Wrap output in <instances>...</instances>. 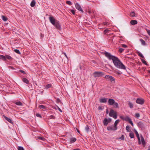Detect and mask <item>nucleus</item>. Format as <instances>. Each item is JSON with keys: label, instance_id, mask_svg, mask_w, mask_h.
<instances>
[{"label": "nucleus", "instance_id": "obj_59", "mask_svg": "<svg viewBox=\"0 0 150 150\" xmlns=\"http://www.w3.org/2000/svg\"><path fill=\"white\" fill-rule=\"evenodd\" d=\"M73 150H81V149L79 148H77V149H73Z\"/></svg>", "mask_w": 150, "mask_h": 150}, {"label": "nucleus", "instance_id": "obj_32", "mask_svg": "<svg viewBox=\"0 0 150 150\" xmlns=\"http://www.w3.org/2000/svg\"><path fill=\"white\" fill-rule=\"evenodd\" d=\"M128 104L129 107L131 108H133V104L129 102Z\"/></svg>", "mask_w": 150, "mask_h": 150}, {"label": "nucleus", "instance_id": "obj_19", "mask_svg": "<svg viewBox=\"0 0 150 150\" xmlns=\"http://www.w3.org/2000/svg\"><path fill=\"white\" fill-rule=\"evenodd\" d=\"M130 23L132 25H136L137 23V21L135 20H132L130 21Z\"/></svg>", "mask_w": 150, "mask_h": 150}, {"label": "nucleus", "instance_id": "obj_28", "mask_svg": "<svg viewBox=\"0 0 150 150\" xmlns=\"http://www.w3.org/2000/svg\"><path fill=\"white\" fill-rule=\"evenodd\" d=\"M129 136L131 139L133 138L134 137V135L132 133H130L129 134Z\"/></svg>", "mask_w": 150, "mask_h": 150}, {"label": "nucleus", "instance_id": "obj_16", "mask_svg": "<svg viewBox=\"0 0 150 150\" xmlns=\"http://www.w3.org/2000/svg\"><path fill=\"white\" fill-rule=\"evenodd\" d=\"M3 117H4L5 119L8 121V122H10L11 124H13V122H12V120L10 118L6 117L5 115H3Z\"/></svg>", "mask_w": 150, "mask_h": 150}, {"label": "nucleus", "instance_id": "obj_35", "mask_svg": "<svg viewBox=\"0 0 150 150\" xmlns=\"http://www.w3.org/2000/svg\"><path fill=\"white\" fill-rule=\"evenodd\" d=\"M141 61L142 63L144 64L147 65V64L146 62L144 59H142Z\"/></svg>", "mask_w": 150, "mask_h": 150}, {"label": "nucleus", "instance_id": "obj_4", "mask_svg": "<svg viewBox=\"0 0 150 150\" xmlns=\"http://www.w3.org/2000/svg\"><path fill=\"white\" fill-rule=\"evenodd\" d=\"M104 75L103 72L99 71H96L93 73V76L95 78L101 77Z\"/></svg>", "mask_w": 150, "mask_h": 150}, {"label": "nucleus", "instance_id": "obj_24", "mask_svg": "<svg viewBox=\"0 0 150 150\" xmlns=\"http://www.w3.org/2000/svg\"><path fill=\"white\" fill-rule=\"evenodd\" d=\"M35 4V0H33L30 3V6L31 7L34 6Z\"/></svg>", "mask_w": 150, "mask_h": 150}, {"label": "nucleus", "instance_id": "obj_6", "mask_svg": "<svg viewBox=\"0 0 150 150\" xmlns=\"http://www.w3.org/2000/svg\"><path fill=\"white\" fill-rule=\"evenodd\" d=\"M111 121V119L109 118L107 119L106 118H105L103 121V122L104 125L107 126L108 124V123L110 122Z\"/></svg>", "mask_w": 150, "mask_h": 150}, {"label": "nucleus", "instance_id": "obj_58", "mask_svg": "<svg viewBox=\"0 0 150 150\" xmlns=\"http://www.w3.org/2000/svg\"><path fill=\"white\" fill-rule=\"evenodd\" d=\"M19 106H21L22 105V104L21 102L19 101Z\"/></svg>", "mask_w": 150, "mask_h": 150}, {"label": "nucleus", "instance_id": "obj_60", "mask_svg": "<svg viewBox=\"0 0 150 150\" xmlns=\"http://www.w3.org/2000/svg\"><path fill=\"white\" fill-rule=\"evenodd\" d=\"M76 130L77 131V132L79 133H80V131H79V130L77 128H76Z\"/></svg>", "mask_w": 150, "mask_h": 150}, {"label": "nucleus", "instance_id": "obj_21", "mask_svg": "<svg viewBox=\"0 0 150 150\" xmlns=\"http://www.w3.org/2000/svg\"><path fill=\"white\" fill-rule=\"evenodd\" d=\"M119 122H120V120H117L115 121L114 124V127H115L117 129V125L119 123Z\"/></svg>", "mask_w": 150, "mask_h": 150}, {"label": "nucleus", "instance_id": "obj_34", "mask_svg": "<svg viewBox=\"0 0 150 150\" xmlns=\"http://www.w3.org/2000/svg\"><path fill=\"white\" fill-rule=\"evenodd\" d=\"M124 49L122 48H119V52L120 53H122L124 50Z\"/></svg>", "mask_w": 150, "mask_h": 150}, {"label": "nucleus", "instance_id": "obj_17", "mask_svg": "<svg viewBox=\"0 0 150 150\" xmlns=\"http://www.w3.org/2000/svg\"><path fill=\"white\" fill-rule=\"evenodd\" d=\"M140 137L141 143L142 144V145L144 146H145L146 144V143L144 140V137L142 135H141Z\"/></svg>", "mask_w": 150, "mask_h": 150}, {"label": "nucleus", "instance_id": "obj_8", "mask_svg": "<svg viewBox=\"0 0 150 150\" xmlns=\"http://www.w3.org/2000/svg\"><path fill=\"white\" fill-rule=\"evenodd\" d=\"M75 6L76 8L77 9H78L79 11H81V12L82 13H84V11L83 10H82L81 7L78 3H76V4L75 5Z\"/></svg>", "mask_w": 150, "mask_h": 150}, {"label": "nucleus", "instance_id": "obj_3", "mask_svg": "<svg viewBox=\"0 0 150 150\" xmlns=\"http://www.w3.org/2000/svg\"><path fill=\"white\" fill-rule=\"evenodd\" d=\"M109 115L111 117H112L115 119H116L117 118V114L116 112L115 111L111 109L110 110Z\"/></svg>", "mask_w": 150, "mask_h": 150}, {"label": "nucleus", "instance_id": "obj_22", "mask_svg": "<svg viewBox=\"0 0 150 150\" xmlns=\"http://www.w3.org/2000/svg\"><path fill=\"white\" fill-rule=\"evenodd\" d=\"M141 42L142 44L144 46L146 45V43L145 41L142 39H140L139 40Z\"/></svg>", "mask_w": 150, "mask_h": 150}, {"label": "nucleus", "instance_id": "obj_1", "mask_svg": "<svg viewBox=\"0 0 150 150\" xmlns=\"http://www.w3.org/2000/svg\"><path fill=\"white\" fill-rule=\"evenodd\" d=\"M103 54L109 60H112L115 66L117 68L126 69L125 66L122 63L120 59L112 55L110 53L105 51L103 52Z\"/></svg>", "mask_w": 150, "mask_h": 150}, {"label": "nucleus", "instance_id": "obj_37", "mask_svg": "<svg viewBox=\"0 0 150 150\" xmlns=\"http://www.w3.org/2000/svg\"><path fill=\"white\" fill-rule=\"evenodd\" d=\"M119 139H121L122 140H124L125 139L124 136L123 135H122L119 138Z\"/></svg>", "mask_w": 150, "mask_h": 150}, {"label": "nucleus", "instance_id": "obj_26", "mask_svg": "<svg viewBox=\"0 0 150 150\" xmlns=\"http://www.w3.org/2000/svg\"><path fill=\"white\" fill-rule=\"evenodd\" d=\"M130 16L131 17H134L135 16V13L134 12H132L130 14Z\"/></svg>", "mask_w": 150, "mask_h": 150}, {"label": "nucleus", "instance_id": "obj_41", "mask_svg": "<svg viewBox=\"0 0 150 150\" xmlns=\"http://www.w3.org/2000/svg\"><path fill=\"white\" fill-rule=\"evenodd\" d=\"M135 117L137 118H138L140 117V115L139 113H137L135 114Z\"/></svg>", "mask_w": 150, "mask_h": 150}, {"label": "nucleus", "instance_id": "obj_43", "mask_svg": "<svg viewBox=\"0 0 150 150\" xmlns=\"http://www.w3.org/2000/svg\"><path fill=\"white\" fill-rule=\"evenodd\" d=\"M49 117L50 119H55V117L53 115H51Z\"/></svg>", "mask_w": 150, "mask_h": 150}, {"label": "nucleus", "instance_id": "obj_42", "mask_svg": "<svg viewBox=\"0 0 150 150\" xmlns=\"http://www.w3.org/2000/svg\"><path fill=\"white\" fill-rule=\"evenodd\" d=\"M36 115L37 117H40V118H42V116L40 114H39V113H37L36 114Z\"/></svg>", "mask_w": 150, "mask_h": 150}, {"label": "nucleus", "instance_id": "obj_9", "mask_svg": "<svg viewBox=\"0 0 150 150\" xmlns=\"http://www.w3.org/2000/svg\"><path fill=\"white\" fill-rule=\"evenodd\" d=\"M19 72H20L21 73V74L19 73V75H20V76L21 77H25V75H26L27 74L26 72L22 70H19Z\"/></svg>", "mask_w": 150, "mask_h": 150}, {"label": "nucleus", "instance_id": "obj_11", "mask_svg": "<svg viewBox=\"0 0 150 150\" xmlns=\"http://www.w3.org/2000/svg\"><path fill=\"white\" fill-rule=\"evenodd\" d=\"M136 102L138 104L142 105L144 103V100L142 98H138L137 99Z\"/></svg>", "mask_w": 150, "mask_h": 150}, {"label": "nucleus", "instance_id": "obj_49", "mask_svg": "<svg viewBox=\"0 0 150 150\" xmlns=\"http://www.w3.org/2000/svg\"><path fill=\"white\" fill-rule=\"evenodd\" d=\"M24 150L22 146H19V150Z\"/></svg>", "mask_w": 150, "mask_h": 150}, {"label": "nucleus", "instance_id": "obj_61", "mask_svg": "<svg viewBox=\"0 0 150 150\" xmlns=\"http://www.w3.org/2000/svg\"><path fill=\"white\" fill-rule=\"evenodd\" d=\"M16 104L17 105H19V102H16Z\"/></svg>", "mask_w": 150, "mask_h": 150}, {"label": "nucleus", "instance_id": "obj_56", "mask_svg": "<svg viewBox=\"0 0 150 150\" xmlns=\"http://www.w3.org/2000/svg\"><path fill=\"white\" fill-rule=\"evenodd\" d=\"M64 55H65V56L68 59V57L66 54V53H64Z\"/></svg>", "mask_w": 150, "mask_h": 150}, {"label": "nucleus", "instance_id": "obj_12", "mask_svg": "<svg viewBox=\"0 0 150 150\" xmlns=\"http://www.w3.org/2000/svg\"><path fill=\"white\" fill-rule=\"evenodd\" d=\"M107 129L108 131H115L117 129L115 127H114V126L112 125L108 127L107 128Z\"/></svg>", "mask_w": 150, "mask_h": 150}, {"label": "nucleus", "instance_id": "obj_31", "mask_svg": "<svg viewBox=\"0 0 150 150\" xmlns=\"http://www.w3.org/2000/svg\"><path fill=\"white\" fill-rule=\"evenodd\" d=\"M2 18L3 21H7V18L5 16H2Z\"/></svg>", "mask_w": 150, "mask_h": 150}, {"label": "nucleus", "instance_id": "obj_15", "mask_svg": "<svg viewBox=\"0 0 150 150\" xmlns=\"http://www.w3.org/2000/svg\"><path fill=\"white\" fill-rule=\"evenodd\" d=\"M22 78V80L24 83L27 84H28L29 83V81L28 79L25 78Z\"/></svg>", "mask_w": 150, "mask_h": 150}, {"label": "nucleus", "instance_id": "obj_47", "mask_svg": "<svg viewBox=\"0 0 150 150\" xmlns=\"http://www.w3.org/2000/svg\"><path fill=\"white\" fill-rule=\"evenodd\" d=\"M116 73L118 75H120L122 74V72L120 71H116Z\"/></svg>", "mask_w": 150, "mask_h": 150}, {"label": "nucleus", "instance_id": "obj_57", "mask_svg": "<svg viewBox=\"0 0 150 150\" xmlns=\"http://www.w3.org/2000/svg\"><path fill=\"white\" fill-rule=\"evenodd\" d=\"M109 113V111L108 110V109H107L106 110V113L107 114H108Z\"/></svg>", "mask_w": 150, "mask_h": 150}, {"label": "nucleus", "instance_id": "obj_7", "mask_svg": "<svg viewBox=\"0 0 150 150\" xmlns=\"http://www.w3.org/2000/svg\"><path fill=\"white\" fill-rule=\"evenodd\" d=\"M124 120L126 121H128L133 126V123L131 119L129 117L127 116L125 117Z\"/></svg>", "mask_w": 150, "mask_h": 150}, {"label": "nucleus", "instance_id": "obj_10", "mask_svg": "<svg viewBox=\"0 0 150 150\" xmlns=\"http://www.w3.org/2000/svg\"><path fill=\"white\" fill-rule=\"evenodd\" d=\"M137 126L142 129H144L145 127L144 124L141 122H139L137 123Z\"/></svg>", "mask_w": 150, "mask_h": 150}, {"label": "nucleus", "instance_id": "obj_54", "mask_svg": "<svg viewBox=\"0 0 150 150\" xmlns=\"http://www.w3.org/2000/svg\"><path fill=\"white\" fill-rule=\"evenodd\" d=\"M98 109L99 110H102V107L101 106H99L98 108Z\"/></svg>", "mask_w": 150, "mask_h": 150}, {"label": "nucleus", "instance_id": "obj_39", "mask_svg": "<svg viewBox=\"0 0 150 150\" xmlns=\"http://www.w3.org/2000/svg\"><path fill=\"white\" fill-rule=\"evenodd\" d=\"M6 58L8 59H11V57L8 55H6Z\"/></svg>", "mask_w": 150, "mask_h": 150}, {"label": "nucleus", "instance_id": "obj_30", "mask_svg": "<svg viewBox=\"0 0 150 150\" xmlns=\"http://www.w3.org/2000/svg\"><path fill=\"white\" fill-rule=\"evenodd\" d=\"M137 53L138 54V55L141 57L142 58H144V56L140 52H137Z\"/></svg>", "mask_w": 150, "mask_h": 150}, {"label": "nucleus", "instance_id": "obj_14", "mask_svg": "<svg viewBox=\"0 0 150 150\" xmlns=\"http://www.w3.org/2000/svg\"><path fill=\"white\" fill-rule=\"evenodd\" d=\"M115 100L113 99L112 98L109 99L108 100V103L109 105H113L114 104V103H115Z\"/></svg>", "mask_w": 150, "mask_h": 150}, {"label": "nucleus", "instance_id": "obj_64", "mask_svg": "<svg viewBox=\"0 0 150 150\" xmlns=\"http://www.w3.org/2000/svg\"><path fill=\"white\" fill-rule=\"evenodd\" d=\"M129 150H132V149H130Z\"/></svg>", "mask_w": 150, "mask_h": 150}, {"label": "nucleus", "instance_id": "obj_63", "mask_svg": "<svg viewBox=\"0 0 150 150\" xmlns=\"http://www.w3.org/2000/svg\"><path fill=\"white\" fill-rule=\"evenodd\" d=\"M17 149L18 150H19V146H18V147H17Z\"/></svg>", "mask_w": 150, "mask_h": 150}, {"label": "nucleus", "instance_id": "obj_52", "mask_svg": "<svg viewBox=\"0 0 150 150\" xmlns=\"http://www.w3.org/2000/svg\"><path fill=\"white\" fill-rule=\"evenodd\" d=\"M60 102V100L58 98L56 100V102L57 103H59Z\"/></svg>", "mask_w": 150, "mask_h": 150}, {"label": "nucleus", "instance_id": "obj_33", "mask_svg": "<svg viewBox=\"0 0 150 150\" xmlns=\"http://www.w3.org/2000/svg\"><path fill=\"white\" fill-rule=\"evenodd\" d=\"M66 3L69 5H72V3L70 1H66Z\"/></svg>", "mask_w": 150, "mask_h": 150}, {"label": "nucleus", "instance_id": "obj_27", "mask_svg": "<svg viewBox=\"0 0 150 150\" xmlns=\"http://www.w3.org/2000/svg\"><path fill=\"white\" fill-rule=\"evenodd\" d=\"M85 129L87 132H88L90 130L89 126H88V125H86L85 128Z\"/></svg>", "mask_w": 150, "mask_h": 150}, {"label": "nucleus", "instance_id": "obj_18", "mask_svg": "<svg viewBox=\"0 0 150 150\" xmlns=\"http://www.w3.org/2000/svg\"><path fill=\"white\" fill-rule=\"evenodd\" d=\"M99 101L100 103H106L107 101V99L105 98L100 99Z\"/></svg>", "mask_w": 150, "mask_h": 150}, {"label": "nucleus", "instance_id": "obj_20", "mask_svg": "<svg viewBox=\"0 0 150 150\" xmlns=\"http://www.w3.org/2000/svg\"><path fill=\"white\" fill-rule=\"evenodd\" d=\"M76 140V139L75 137L71 138L70 139V143H71L74 142Z\"/></svg>", "mask_w": 150, "mask_h": 150}, {"label": "nucleus", "instance_id": "obj_13", "mask_svg": "<svg viewBox=\"0 0 150 150\" xmlns=\"http://www.w3.org/2000/svg\"><path fill=\"white\" fill-rule=\"evenodd\" d=\"M134 131L135 133L136 134V136L138 138V143L139 144H141V142L140 139L139 137V134L137 132V131L135 129H134Z\"/></svg>", "mask_w": 150, "mask_h": 150}, {"label": "nucleus", "instance_id": "obj_45", "mask_svg": "<svg viewBox=\"0 0 150 150\" xmlns=\"http://www.w3.org/2000/svg\"><path fill=\"white\" fill-rule=\"evenodd\" d=\"M146 31L148 34L150 36V30L146 29Z\"/></svg>", "mask_w": 150, "mask_h": 150}, {"label": "nucleus", "instance_id": "obj_44", "mask_svg": "<svg viewBox=\"0 0 150 150\" xmlns=\"http://www.w3.org/2000/svg\"><path fill=\"white\" fill-rule=\"evenodd\" d=\"M121 46L122 47L124 48H127L128 47L125 44H122Z\"/></svg>", "mask_w": 150, "mask_h": 150}, {"label": "nucleus", "instance_id": "obj_36", "mask_svg": "<svg viewBox=\"0 0 150 150\" xmlns=\"http://www.w3.org/2000/svg\"><path fill=\"white\" fill-rule=\"evenodd\" d=\"M129 128L130 127L129 126L127 125L126 126V129L128 132L129 131Z\"/></svg>", "mask_w": 150, "mask_h": 150}, {"label": "nucleus", "instance_id": "obj_29", "mask_svg": "<svg viewBox=\"0 0 150 150\" xmlns=\"http://www.w3.org/2000/svg\"><path fill=\"white\" fill-rule=\"evenodd\" d=\"M114 105V107L115 108H118V103H117L115 102V103H114V104L113 105Z\"/></svg>", "mask_w": 150, "mask_h": 150}, {"label": "nucleus", "instance_id": "obj_50", "mask_svg": "<svg viewBox=\"0 0 150 150\" xmlns=\"http://www.w3.org/2000/svg\"><path fill=\"white\" fill-rule=\"evenodd\" d=\"M57 107L58 110L59 111H60L61 112H62V110H61V109L60 108H59V107L58 106H57Z\"/></svg>", "mask_w": 150, "mask_h": 150}, {"label": "nucleus", "instance_id": "obj_5", "mask_svg": "<svg viewBox=\"0 0 150 150\" xmlns=\"http://www.w3.org/2000/svg\"><path fill=\"white\" fill-rule=\"evenodd\" d=\"M105 78L108 81L110 80L111 82H113L114 83H115V79L111 76L106 75L105 77Z\"/></svg>", "mask_w": 150, "mask_h": 150}, {"label": "nucleus", "instance_id": "obj_2", "mask_svg": "<svg viewBox=\"0 0 150 150\" xmlns=\"http://www.w3.org/2000/svg\"><path fill=\"white\" fill-rule=\"evenodd\" d=\"M49 19L51 24L55 27L56 29L60 30L61 29V26L58 21L55 20L53 16H51L49 17Z\"/></svg>", "mask_w": 150, "mask_h": 150}, {"label": "nucleus", "instance_id": "obj_25", "mask_svg": "<svg viewBox=\"0 0 150 150\" xmlns=\"http://www.w3.org/2000/svg\"><path fill=\"white\" fill-rule=\"evenodd\" d=\"M39 107L40 109H46V108H47V107L46 106H44L43 105H39Z\"/></svg>", "mask_w": 150, "mask_h": 150}, {"label": "nucleus", "instance_id": "obj_51", "mask_svg": "<svg viewBox=\"0 0 150 150\" xmlns=\"http://www.w3.org/2000/svg\"><path fill=\"white\" fill-rule=\"evenodd\" d=\"M71 11L73 15L75 14V11L74 10H71Z\"/></svg>", "mask_w": 150, "mask_h": 150}, {"label": "nucleus", "instance_id": "obj_62", "mask_svg": "<svg viewBox=\"0 0 150 150\" xmlns=\"http://www.w3.org/2000/svg\"><path fill=\"white\" fill-rule=\"evenodd\" d=\"M147 150H150V146L149 147V148Z\"/></svg>", "mask_w": 150, "mask_h": 150}, {"label": "nucleus", "instance_id": "obj_40", "mask_svg": "<svg viewBox=\"0 0 150 150\" xmlns=\"http://www.w3.org/2000/svg\"><path fill=\"white\" fill-rule=\"evenodd\" d=\"M38 139L41 140H44L45 139L44 138H43L42 137H38Z\"/></svg>", "mask_w": 150, "mask_h": 150}, {"label": "nucleus", "instance_id": "obj_55", "mask_svg": "<svg viewBox=\"0 0 150 150\" xmlns=\"http://www.w3.org/2000/svg\"><path fill=\"white\" fill-rule=\"evenodd\" d=\"M103 24L105 25H108V23L106 22H104L103 23Z\"/></svg>", "mask_w": 150, "mask_h": 150}, {"label": "nucleus", "instance_id": "obj_48", "mask_svg": "<svg viewBox=\"0 0 150 150\" xmlns=\"http://www.w3.org/2000/svg\"><path fill=\"white\" fill-rule=\"evenodd\" d=\"M109 31V30L108 29H105L104 31V33L105 34L106 33H107L108 31Z\"/></svg>", "mask_w": 150, "mask_h": 150}, {"label": "nucleus", "instance_id": "obj_46", "mask_svg": "<svg viewBox=\"0 0 150 150\" xmlns=\"http://www.w3.org/2000/svg\"><path fill=\"white\" fill-rule=\"evenodd\" d=\"M14 51L17 54H19V50L15 49L14 50Z\"/></svg>", "mask_w": 150, "mask_h": 150}, {"label": "nucleus", "instance_id": "obj_38", "mask_svg": "<svg viewBox=\"0 0 150 150\" xmlns=\"http://www.w3.org/2000/svg\"><path fill=\"white\" fill-rule=\"evenodd\" d=\"M0 59H4V60H6V57H5L3 55H1L0 56Z\"/></svg>", "mask_w": 150, "mask_h": 150}, {"label": "nucleus", "instance_id": "obj_53", "mask_svg": "<svg viewBox=\"0 0 150 150\" xmlns=\"http://www.w3.org/2000/svg\"><path fill=\"white\" fill-rule=\"evenodd\" d=\"M125 117L124 116H120V117L122 119V120H124V119L125 118Z\"/></svg>", "mask_w": 150, "mask_h": 150}, {"label": "nucleus", "instance_id": "obj_23", "mask_svg": "<svg viewBox=\"0 0 150 150\" xmlns=\"http://www.w3.org/2000/svg\"><path fill=\"white\" fill-rule=\"evenodd\" d=\"M52 86V85L51 84H48L46 86H45V89H47L49 88H51Z\"/></svg>", "mask_w": 150, "mask_h": 150}]
</instances>
